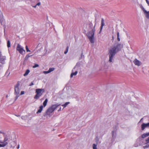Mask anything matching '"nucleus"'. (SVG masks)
I'll return each mask as SVG.
<instances>
[{"label":"nucleus","instance_id":"60","mask_svg":"<svg viewBox=\"0 0 149 149\" xmlns=\"http://www.w3.org/2000/svg\"><path fill=\"white\" fill-rule=\"evenodd\" d=\"M115 129H116V128H115L114 130H115Z\"/></svg>","mask_w":149,"mask_h":149},{"label":"nucleus","instance_id":"35","mask_svg":"<svg viewBox=\"0 0 149 149\" xmlns=\"http://www.w3.org/2000/svg\"><path fill=\"white\" fill-rule=\"evenodd\" d=\"M93 149H97L96 145L95 144H93Z\"/></svg>","mask_w":149,"mask_h":149},{"label":"nucleus","instance_id":"43","mask_svg":"<svg viewBox=\"0 0 149 149\" xmlns=\"http://www.w3.org/2000/svg\"><path fill=\"white\" fill-rule=\"evenodd\" d=\"M24 91H22L21 92L20 95H22L24 94Z\"/></svg>","mask_w":149,"mask_h":149},{"label":"nucleus","instance_id":"5","mask_svg":"<svg viewBox=\"0 0 149 149\" xmlns=\"http://www.w3.org/2000/svg\"><path fill=\"white\" fill-rule=\"evenodd\" d=\"M45 91V89L42 88H38L36 90V94L34 96V98L35 99H38L42 95L43 93Z\"/></svg>","mask_w":149,"mask_h":149},{"label":"nucleus","instance_id":"50","mask_svg":"<svg viewBox=\"0 0 149 149\" xmlns=\"http://www.w3.org/2000/svg\"><path fill=\"white\" fill-rule=\"evenodd\" d=\"M61 106H63V107H64L63 108H65V107H65V105H64V104H62V105H61Z\"/></svg>","mask_w":149,"mask_h":149},{"label":"nucleus","instance_id":"29","mask_svg":"<svg viewBox=\"0 0 149 149\" xmlns=\"http://www.w3.org/2000/svg\"><path fill=\"white\" fill-rule=\"evenodd\" d=\"M31 2L32 3H34L35 2H38L40 0H30Z\"/></svg>","mask_w":149,"mask_h":149},{"label":"nucleus","instance_id":"40","mask_svg":"<svg viewBox=\"0 0 149 149\" xmlns=\"http://www.w3.org/2000/svg\"><path fill=\"white\" fill-rule=\"evenodd\" d=\"M70 103V102H65L64 104L65 106L66 107L67 105Z\"/></svg>","mask_w":149,"mask_h":149},{"label":"nucleus","instance_id":"28","mask_svg":"<svg viewBox=\"0 0 149 149\" xmlns=\"http://www.w3.org/2000/svg\"><path fill=\"white\" fill-rule=\"evenodd\" d=\"M69 49V47L68 46H67L66 48V50L64 52V53L65 54H66L68 52Z\"/></svg>","mask_w":149,"mask_h":149},{"label":"nucleus","instance_id":"19","mask_svg":"<svg viewBox=\"0 0 149 149\" xmlns=\"http://www.w3.org/2000/svg\"><path fill=\"white\" fill-rule=\"evenodd\" d=\"M73 71H72V72L70 74V77L71 78L72 77L73 75H76L78 73V71H76L74 72H73Z\"/></svg>","mask_w":149,"mask_h":149},{"label":"nucleus","instance_id":"42","mask_svg":"<svg viewBox=\"0 0 149 149\" xmlns=\"http://www.w3.org/2000/svg\"><path fill=\"white\" fill-rule=\"evenodd\" d=\"M40 4H41V3L40 2H39L38 3L36 4V6H39L40 5Z\"/></svg>","mask_w":149,"mask_h":149},{"label":"nucleus","instance_id":"8","mask_svg":"<svg viewBox=\"0 0 149 149\" xmlns=\"http://www.w3.org/2000/svg\"><path fill=\"white\" fill-rule=\"evenodd\" d=\"M20 85L19 81H17L16 85L15 86V95H19V87Z\"/></svg>","mask_w":149,"mask_h":149},{"label":"nucleus","instance_id":"17","mask_svg":"<svg viewBox=\"0 0 149 149\" xmlns=\"http://www.w3.org/2000/svg\"><path fill=\"white\" fill-rule=\"evenodd\" d=\"M147 134L146 133H144L141 136H139V139H143L145 137L147 136Z\"/></svg>","mask_w":149,"mask_h":149},{"label":"nucleus","instance_id":"49","mask_svg":"<svg viewBox=\"0 0 149 149\" xmlns=\"http://www.w3.org/2000/svg\"><path fill=\"white\" fill-rule=\"evenodd\" d=\"M61 107H60L59 108V109L58 110V111H61Z\"/></svg>","mask_w":149,"mask_h":149},{"label":"nucleus","instance_id":"16","mask_svg":"<svg viewBox=\"0 0 149 149\" xmlns=\"http://www.w3.org/2000/svg\"><path fill=\"white\" fill-rule=\"evenodd\" d=\"M43 108V106L42 105H41L39 107V109H38L36 112V113L37 114H38L39 113H40L42 111V110Z\"/></svg>","mask_w":149,"mask_h":149},{"label":"nucleus","instance_id":"4","mask_svg":"<svg viewBox=\"0 0 149 149\" xmlns=\"http://www.w3.org/2000/svg\"><path fill=\"white\" fill-rule=\"evenodd\" d=\"M61 105V104L58 103L52 104L46 110V112L43 114V116L45 117L47 115H50V114L54 111L58 107Z\"/></svg>","mask_w":149,"mask_h":149},{"label":"nucleus","instance_id":"10","mask_svg":"<svg viewBox=\"0 0 149 149\" xmlns=\"http://www.w3.org/2000/svg\"><path fill=\"white\" fill-rule=\"evenodd\" d=\"M141 129L143 130L145 128H149V122L147 123H143L141 125Z\"/></svg>","mask_w":149,"mask_h":149},{"label":"nucleus","instance_id":"9","mask_svg":"<svg viewBox=\"0 0 149 149\" xmlns=\"http://www.w3.org/2000/svg\"><path fill=\"white\" fill-rule=\"evenodd\" d=\"M116 130H113L112 131V137L111 138V141L112 142H114L115 141V139L116 138Z\"/></svg>","mask_w":149,"mask_h":149},{"label":"nucleus","instance_id":"55","mask_svg":"<svg viewBox=\"0 0 149 149\" xmlns=\"http://www.w3.org/2000/svg\"><path fill=\"white\" fill-rule=\"evenodd\" d=\"M142 119H143V118H141V119L140 120V121L139 122H139H140L141 121H142Z\"/></svg>","mask_w":149,"mask_h":149},{"label":"nucleus","instance_id":"37","mask_svg":"<svg viewBox=\"0 0 149 149\" xmlns=\"http://www.w3.org/2000/svg\"><path fill=\"white\" fill-rule=\"evenodd\" d=\"M141 8L142 10H143V12H144V13L146 11V10H145V8H143V6H142L141 7Z\"/></svg>","mask_w":149,"mask_h":149},{"label":"nucleus","instance_id":"22","mask_svg":"<svg viewBox=\"0 0 149 149\" xmlns=\"http://www.w3.org/2000/svg\"><path fill=\"white\" fill-rule=\"evenodd\" d=\"M48 102V99L46 98L45 99V101H44L43 104V107H45L47 104V103Z\"/></svg>","mask_w":149,"mask_h":149},{"label":"nucleus","instance_id":"7","mask_svg":"<svg viewBox=\"0 0 149 149\" xmlns=\"http://www.w3.org/2000/svg\"><path fill=\"white\" fill-rule=\"evenodd\" d=\"M16 50L19 52L20 54L22 55L23 54V52H24V53L25 52V50L22 47L21 45L19 44H18L17 45Z\"/></svg>","mask_w":149,"mask_h":149},{"label":"nucleus","instance_id":"3","mask_svg":"<svg viewBox=\"0 0 149 149\" xmlns=\"http://www.w3.org/2000/svg\"><path fill=\"white\" fill-rule=\"evenodd\" d=\"M96 23L94 24L92 30L88 32L86 34V36L89 39L90 42L91 43H93L94 42V34L95 31V27Z\"/></svg>","mask_w":149,"mask_h":149},{"label":"nucleus","instance_id":"58","mask_svg":"<svg viewBox=\"0 0 149 149\" xmlns=\"http://www.w3.org/2000/svg\"><path fill=\"white\" fill-rule=\"evenodd\" d=\"M6 97L7 98L8 97V95H6Z\"/></svg>","mask_w":149,"mask_h":149},{"label":"nucleus","instance_id":"47","mask_svg":"<svg viewBox=\"0 0 149 149\" xmlns=\"http://www.w3.org/2000/svg\"><path fill=\"white\" fill-rule=\"evenodd\" d=\"M6 28V26H4V33L5 34V28Z\"/></svg>","mask_w":149,"mask_h":149},{"label":"nucleus","instance_id":"13","mask_svg":"<svg viewBox=\"0 0 149 149\" xmlns=\"http://www.w3.org/2000/svg\"><path fill=\"white\" fill-rule=\"evenodd\" d=\"M6 59L5 56H1L0 57V63L2 64L5 63V60Z\"/></svg>","mask_w":149,"mask_h":149},{"label":"nucleus","instance_id":"61","mask_svg":"<svg viewBox=\"0 0 149 149\" xmlns=\"http://www.w3.org/2000/svg\"><path fill=\"white\" fill-rule=\"evenodd\" d=\"M2 139V138H1V137H0V139Z\"/></svg>","mask_w":149,"mask_h":149},{"label":"nucleus","instance_id":"18","mask_svg":"<svg viewBox=\"0 0 149 149\" xmlns=\"http://www.w3.org/2000/svg\"><path fill=\"white\" fill-rule=\"evenodd\" d=\"M81 66V64L79 62H77L76 65L74 66V68H73V69L72 70V71H74V70L75 69L77 68H79Z\"/></svg>","mask_w":149,"mask_h":149},{"label":"nucleus","instance_id":"41","mask_svg":"<svg viewBox=\"0 0 149 149\" xmlns=\"http://www.w3.org/2000/svg\"><path fill=\"white\" fill-rule=\"evenodd\" d=\"M143 148L144 149H145V148H148V145H146V146H143Z\"/></svg>","mask_w":149,"mask_h":149},{"label":"nucleus","instance_id":"14","mask_svg":"<svg viewBox=\"0 0 149 149\" xmlns=\"http://www.w3.org/2000/svg\"><path fill=\"white\" fill-rule=\"evenodd\" d=\"M11 148L13 149L17 145V143L15 141H12L9 143Z\"/></svg>","mask_w":149,"mask_h":149},{"label":"nucleus","instance_id":"6","mask_svg":"<svg viewBox=\"0 0 149 149\" xmlns=\"http://www.w3.org/2000/svg\"><path fill=\"white\" fill-rule=\"evenodd\" d=\"M139 137L137 139V140L134 144V146L137 147L139 146H140L143 145L144 143L143 139H140Z\"/></svg>","mask_w":149,"mask_h":149},{"label":"nucleus","instance_id":"31","mask_svg":"<svg viewBox=\"0 0 149 149\" xmlns=\"http://www.w3.org/2000/svg\"><path fill=\"white\" fill-rule=\"evenodd\" d=\"M39 66V65L38 64H36V63H35L34 65H33V68H35L37 67H38Z\"/></svg>","mask_w":149,"mask_h":149},{"label":"nucleus","instance_id":"30","mask_svg":"<svg viewBox=\"0 0 149 149\" xmlns=\"http://www.w3.org/2000/svg\"><path fill=\"white\" fill-rule=\"evenodd\" d=\"M54 68H50L49 69V70L50 72L54 71Z\"/></svg>","mask_w":149,"mask_h":149},{"label":"nucleus","instance_id":"59","mask_svg":"<svg viewBox=\"0 0 149 149\" xmlns=\"http://www.w3.org/2000/svg\"><path fill=\"white\" fill-rule=\"evenodd\" d=\"M112 39H113V36H112Z\"/></svg>","mask_w":149,"mask_h":149},{"label":"nucleus","instance_id":"25","mask_svg":"<svg viewBox=\"0 0 149 149\" xmlns=\"http://www.w3.org/2000/svg\"><path fill=\"white\" fill-rule=\"evenodd\" d=\"M105 25V23L104 22V19L102 18L101 19V25L104 26Z\"/></svg>","mask_w":149,"mask_h":149},{"label":"nucleus","instance_id":"1","mask_svg":"<svg viewBox=\"0 0 149 149\" xmlns=\"http://www.w3.org/2000/svg\"><path fill=\"white\" fill-rule=\"evenodd\" d=\"M123 47V44L121 43H118L116 46L113 47L111 49L109 50L108 54L109 57V61L110 62L112 61V60L116 54L119 51H120Z\"/></svg>","mask_w":149,"mask_h":149},{"label":"nucleus","instance_id":"53","mask_svg":"<svg viewBox=\"0 0 149 149\" xmlns=\"http://www.w3.org/2000/svg\"><path fill=\"white\" fill-rule=\"evenodd\" d=\"M118 124L117 125H116L115 126V128H116L117 127H118Z\"/></svg>","mask_w":149,"mask_h":149},{"label":"nucleus","instance_id":"48","mask_svg":"<svg viewBox=\"0 0 149 149\" xmlns=\"http://www.w3.org/2000/svg\"><path fill=\"white\" fill-rule=\"evenodd\" d=\"M96 20H97V18H96V17H95V23H96Z\"/></svg>","mask_w":149,"mask_h":149},{"label":"nucleus","instance_id":"51","mask_svg":"<svg viewBox=\"0 0 149 149\" xmlns=\"http://www.w3.org/2000/svg\"><path fill=\"white\" fill-rule=\"evenodd\" d=\"M19 148V145H18V146H17V149H18Z\"/></svg>","mask_w":149,"mask_h":149},{"label":"nucleus","instance_id":"36","mask_svg":"<svg viewBox=\"0 0 149 149\" xmlns=\"http://www.w3.org/2000/svg\"><path fill=\"white\" fill-rule=\"evenodd\" d=\"M16 96L15 97V100L14 101H15L19 97V95H16Z\"/></svg>","mask_w":149,"mask_h":149},{"label":"nucleus","instance_id":"39","mask_svg":"<svg viewBox=\"0 0 149 149\" xmlns=\"http://www.w3.org/2000/svg\"><path fill=\"white\" fill-rule=\"evenodd\" d=\"M50 73L49 70H48L47 71H44L43 72V73L45 74H47Z\"/></svg>","mask_w":149,"mask_h":149},{"label":"nucleus","instance_id":"45","mask_svg":"<svg viewBox=\"0 0 149 149\" xmlns=\"http://www.w3.org/2000/svg\"><path fill=\"white\" fill-rule=\"evenodd\" d=\"M147 3L148 4V5L149 6V0H146Z\"/></svg>","mask_w":149,"mask_h":149},{"label":"nucleus","instance_id":"23","mask_svg":"<svg viewBox=\"0 0 149 149\" xmlns=\"http://www.w3.org/2000/svg\"><path fill=\"white\" fill-rule=\"evenodd\" d=\"M30 72V70L29 69H27L25 71V73L24 74V76H27L29 73Z\"/></svg>","mask_w":149,"mask_h":149},{"label":"nucleus","instance_id":"56","mask_svg":"<svg viewBox=\"0 0 149 149\" xmlns=\"http://www.w3.org/2000/svg\"><path fill=\"white\" fill-rule=\"evenodd\" d=\"M16 116H17V117L20 116V115H16Z\"/></svg>","mask_w":149,"mask_h":149},{"label":"nucleus","instance_id":"44","mask_svg":"<svg viewBox=\"0 0 149 149\" xmlns=\"http://www.w3.org/2000/svg\"><path fill=\"white\" fill-rule=\"evenodd\" d=\"M0 133L2 134L3 136L4 135V134H5L6 133L2 132L1 131H0Z\"/></svg>","mask_w":149,"mask_h":149},{"label":"nucleus","instance_id":"24","mask_svg":"<svg viewBox=\"0 0 149 149\" xmlns=\"http://www.w3.org/2000/svg\"><path fill=\"white\" fill-rule=\"evenodd\" d=\"M10 42L9 40H8L7 41V47L8 48H9L10 47Z\"/></svg>","mask_w":149,"mask_h":149},{"label":"nucleus","instance_id":"38","mask_svg":"<svg viewBox=\"0 0 149 149\" xmlns=\"http://www.w3.org/2000/svg\"><path fill=\"white\" fill-rule=\"evenodd\" d=\"M95 140L97 143L99 140V138L98 136H96L95 138Z\"/></svg>","mask_w":149,"mask_h":149},{"label":"nucleus","instance_id":"21","mask_svg":"<svg viewBox=\"0 0 149 149\" xmlns=\"http://www.w3.org/2000/svg\"><path fill=\"white\" fill-rule=\"evenodd\" d=\"M144 13L146 17L148 19H149V11H146Z\"/></svg>","mask_w":149,"mask_h":149},{"label":"nucleus","instance_id":"32","mask_svg":"<svg viewBox=\"0 0 149 149\" xmlns=\"http://www.w3.org/2000/svg\"><path fill=\"white\" fill-rule=\"evenodd\" d=\"M103 26L101 25L100 28V31L99 32V33L100 34L101 33V32L102 31V29H103Z\"/></svg>","mask_w":149,"mask_h":149},{"label":"nucleus","instance_id":"15","mask_svg":"<svg viewBox=\"0 0 149 149\" xmlns=\"http://www.w3.org/2000/svg\"><path fill=\"white\" fill-rule=\"evenodd\" d=\"M87 24L88 25V28L89 30H92L93 26V24L91 22L89 21Z\"/></svg>","mask_w":149,"mask_h":149},{"label":"nucleus","instance_id":"57","mask_svg":"<svg viewBox=\"0 0 149 149\" xmlns=\"http://www.w3.org/2000/svg\"><path fill=\"white\" fill-rule=\"evenodd\" d=\"M148 148L149 147V144L148 145Z\"/></svg>","mask_w":149,"mask_h":149},{"label":"nucleus","instance_id":"62","mask_svg":"<svg viewBox=\"0 0 149 149\" xmlns=\"http://www.w3.org/2000/svg\"><path fill=\"white\" fill-rule=\"evenodd\" d=\"M148 72H149V70L148 71Z\"/></svg>","mask_w":149,"mask_h":149},{"label":"nucleus","instance_id":"33","mask_svg":"<svg viewBox=\"0 0 149 149\" xmlns=\"http://www.w3.org/2000/svg\"><path fill=\"white\" fill-rule=\"evenodd\" d=\"M25 48L27 52H30L31 51L29 49L27 45H26L25 47Z\"/></svg>","mask_w":149,"mask_h":149},{"label":"nucleus","instance_id":"12","mask_svg":"<svg viewBox=\"0 0 149 149\" xmlns=\"http://www.w3.org/2000/svg\"><path fill=\"white\" fill-rule=\"evenodd\" d=\"M134 64L136 65L139 66L141 65V62L136 58H135L133 61Z\"/></svg>","mask_w":149,"mask_h":149},{"label":"nucleus","instance_id":"26","mask_svg":"<svg viewBox=\"0 0 149 149\" xmlns=\"http://www.w3.org/2000/svg\"><path fill=\"white\" fill-rule=\"evenodd\" d=\"M117 40L118 41H119L120 40V38H119V32H117Z\"/></svg>","mask_w":149,"mask_h":149},{"label":"nucleus","instance_id":"2","mask_svg":"<svg viewBox=\"0 0 149 149\" xmlns=\"http://www.w3.org/2000/svg\"><path fill=\"white\" fill-rule=\"evenodd\" d=\"M3 136L4 138V140L3 141L1 140H0V147H5L10 141H12V136L9 134L5 133Z\"/></svg>","mask_w":149,"mask_h":149},{"label":"nucleus","instance_id":"34","mask_svg":"<svg viewBox=\"0 0 149 149\" xmlns=\"http://www.w3.org/2000/svg\"><path fill=\"white\" fill-rule=\"evenodd\" d=\"M146 143H145V144H146L147 143H149V137L146 139Z\"/></svg>","mask_w":149,"mask_h":149},{"label":"nucleus","instance_id":"27","mask_svg":"<svg viewBox=\"0 0 149 149\" xmlns=\"http://www.w3.org/2000/svg\"><path fill=\"white\" fill-rule=\"evenodd\" d=\"M84 58V55H83V51H82L81 53V56L79 57V59L80 60L81 59Z\"/></svg>","mask_w":149,"mask_h":149},{"label":"nucleus","instance_id":"46","mask_svg":"<svg viewBox=\"0 0 149 149\" xmlns=\"http://www.w3.org/2000/svg\"><path fill=\"white\" fill-rule=\"evenodd\" d=\"M34 85V84L33 82H31V83L29 84V86H31Z\"/></svg>","mask_w":149,"mask_h":149},{"label":"nucleus","instance_id":"54","mask_svg":"<svg viewBox=\"0 0 149 149\" xmlns=\"http://www.w3.org/2000/svg\"><path fill=\"white\" fill-rule=\"evenodd\" d=\"M146 134H147L148 136H149V132L146 133Z\"/></svg>","mask_w":149,"mask_h":149},{"label":"nucleus","instance_id":"52","mask_svg":"<svg viewBox=\"0 0 149 149\" xmlns=\"http://www.w3.org/2000/svg\"><path fill=\"white\" fill-rule=\"evenodd\" d=\"M36 6V5H35V6H32V7H33L34 8H36V6Z\"/></svg>","mask_w":149,"mask_h":149},{"label":"nucleus","instance_id":"20","mask_svg":"<svg viewBox=\"0 0 149 149\" xmlns=\"http://www.w3.org/2000/svg\"><path fill=\"white\" fill-rule=\"evenodd\" d=\"M32 55H29L28 54L26 55V56L25 58H24V63H23V64L24 65V64H25L24 61H25L27 60L29 57L32 56Z\"/></svg>","mask_w":149,"mask_h":149},{"label":"nucleus","instance_id":"11","mask_svg":"<svg viewBox=\"0 0 149 149\" xmlns=\"http://www.w3.org/2000/svg\"><path fill=\"white\" fill-rule=\"evenodd\" d=\"M4 20V19L3 18V16L2 13L1 11H0V22L1 25H3V22Z\"/></svg>","mask_w":149,"mask_h":149}]
</instances>
